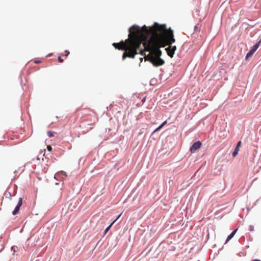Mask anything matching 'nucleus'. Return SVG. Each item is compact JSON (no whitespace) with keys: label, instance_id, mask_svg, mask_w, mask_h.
Returning a JSON list of instances; mask_svg holds the SVG:
<instances>
[{"label":"nucleus","instance_id":"f257e3e1","mask_svg":"<svg viewBox=\"0 0 261 261\" xmlns=\"http://www.w3.org/2000/svg\"><path fill=\"white\" fill-rule=\"evenodd\" d=\"M149 35H151V38L159 42L162 47L170 45L175 41L173 30L170 28L167 29L166 24L160 25L155 22L149 29L146 25L140 28L137 25H133L129 29L127 39L119 43H113L112 45L116 49L125 51L122 55L123 60L127 57L134 59L138 54V49Z\"/></svg>","mask_w":261,"mask_h":261},{"label":"nucleus","instance_id":"f03ea898","mask_svg":"<svg viewBox=\"0 0 261 261\" xmlns=\"http://www.w3.org/2000/svg\"><path fill=\"white\" fill-rule=\"evenodd\" d=\"M144 46V49L143 50L140 48L141 46L138 49V54H140L142 55H144V51H149L148 55H151L153 57L160 58L162 55V51L159 49L160 47H162L160 45V43L154 39L150 37L147 42L143 43Z\"/></svg>","mask_w":261,"mask_h":261},{"label":"nucleus","instance_id":"7ed1b4c3","mask_svg":"<svg viewBox=\"0 0 261 261\" xmlns=\"http://www.w3.org/2000/svg\"><path fill=\"white\" fill-rule=\"evenodd\" d=\"M145 61H150L154 66H160L164 64V61L159 57H153L151 55H148L145 57Z\"/></svg>","mask_w":261,"mask_h":261},{"label":"nucleus","instance_id":"20e7f679","mask_svg":"<svg viewBox=\"0 0 261 261\" xmlns=\"http://www.w3.org/2000/svg\"><path fill=\"white\" fill-rule=\"evenodd\" d=\"M168 55L171 57L172 58L174 55L175 51L176 50V46L175 45L174 46H171V45L166 48L165 49Z\"/></svg>","mask_w":261,"mask_h":261},{"label":"nucleus","instance_id":"39448f33","mask_svg":"<svg viewBox=\"0 0 261 261\" xmlns=\"http://www.w3.org/2000/svg\"><path fill=\"white\" fill-rule=\"evenodd\" d=\"M201 143L200 141H197L193 144L190 148V151L192 153L195 152L197 149H198L201 146Z\"/></svg>","mask_w":261,"mask_h":261},{"label":"nucleus","instance_id":"423d86ee","mask_svg":"<svg viewBox=\"0 0 261 261\" xmlns=\"http://www.w3.org/2000/svg\"><path fill=\"white\" fill-rule=\"evenodd\" d=\"M22 199L21 198H20L19 199V201L18 202V203H17L16 206L15 207L14 210L12 212V214L13 215H15L18 213L20 207L22 205Z\"/></svg>","mask_w":261,"mask_h":261},{"label":"nucleus","instance_id":"0eeeda50","mask_svg":"<svg viewBox=\"0 0 261 261\" xmlns=\"http://www.w3.org/2000/svg\"><path fill=\"white\" fill-rule=\"evenodd\" d=\"M241 146V141H239L237 143V145L236 147V148L234 150V151L232 153V156L233 157H235L238 153V152L239 151V148Z\"/></svg>","mask_w":261,"mask_h":261},{"label":"nucleus","instance_id":"6e6552de","mask_svg":"<svg viewBox=\"0 0 261 261\" xmlns=\"http://www.w3.org/2000/svg\"><path fill=\"white\" fill-rule=\"evenodd\" d=\"M261 42V40L257 43H256V44H255L254 45H253L251 49H250V50L251 51H252L253 53H255V51L257 49V48L259 47V44Z\"/></svg>","mask_w":261,"mask_h":261},{"label":"nucleus","instance_id":"1a4fd4ad","mask_svg":"<svg viewBox=\"0 0 261 261\" xmlns=\"http://www.w3.org/2000/svg\"><path fill=\"white\" fill-rule=\"evenodd\" d=\"M237 231V229H236V230H234V231H233L228 237H227V238L226 239V242L225 243H226L227 242H228L233 236L235 234V233H236Z\"/></svg>","mask_w":261,"mask_h":261},{"label":"nucleus","instance_id":"9d476101","mask_svg":"<svg viewBox=\"0 0 261 261\" xmlns=\"http://www.w3.org/2000/svg\"><path fill=\"white\" fill-rule=\"evenodd\" d=\"M167 123V121H165L161 125H160L158 127H157L153 132H157L161 129Z\"/></svg>","mask_w":261,"mask_h":261},{"label":"nucleus","instance_id":"9b49d317","mask_svg":"<svg viewBox=\"0 0 261 261\" xmlns=\"http://www.w3.org/2000/svg\"><path fill=\"white\" fill-rule=\"evenodd\" d=\"M253 53L250 50L246 55L245 59L246 60H248L249 58L251 57L253 55Z\"/></svg>","mask_w":261,"mask_h":261},{"label":"nucleus","instance_id":"f8f14e48","mask_svg":"<svg viewBox=\"0 0 261 261\" xmlns=\"http://www.w3.org/2000/svg\"><path fill=\"white\" fill-rule=\"evenodd\" d=\"M115 222V221H114L109 226H108L106 229L105 230V233L106 234L109 230L110 229L112 225Z\"/></svg>","mask_w":261,"mask_h":261},{"label":"nucleus","instance_id":"ddd939ff","mask_svg":"<svg viewBox=\"0 0 261 261\" xmlns=\"http://www.w3.org/2000/svg\"><path fill=\"white\" fill-rule=\"evenodd\" d=\"M47 134L49 137H52L54 136V132L52 131H47Z\"/></svg>","mask_w":261,"mask_h":261},{"label":"nucleus","instance_id":"4468645a","mask_svg":"<svg viewBox=\"0 0 261 261\" xmlns=\"http://www.w3.org/2000/svg\"><path fill=\"white\" fill-rule=\"evenodd\" d=\"M253 228H254L253 226H252V225H249V226L248 229H249L250 231H253Z\"/></svg>","mask_w":261,"mask_h":261},{"label":"nucleus","instance_id":"2eb2a0df","mask_svg":"<svg viewBox=\"0 0 261 261\" xmlns=\"http://www.w3.org/2000/svg\"><path fill=\"white\" fill-rule=\"evenodd\" d=\"M69 53H69V51L68 50H65V55H65L66 57H67V56H68V55L69 54Z\"/></svg>","mask_w":261,"mask_h":261},{"label":"nucleus","instance_id":"dca6fc26","mask_svg":"<svg viewBox=\"0 0 261 261\" xmlns=\"http://www.w3.org/2000/svg\"><path fill=\"white\" fill-rule=\"evenodd\" d=\"M58 60L60 63L63 62L64 60L60 57H59Z\"/></svg>","mask_w":261,"mask_h":261},{"label":"nucleus","instance_id":"f3484780","mask_svg":"<svg viewBox=\"0 0 261 261\" xmlns=\"http://www.w3.org/2000/svg\"><path fill=\"white\" fill-rule=\"evenodd\" d=\"M47 149L48 151H50L52 150V148L50 145H48L47 146Z\"/></svg>","mask_w":261,"mask_h":261},{"label":"nucleus","instance_id":"a211bd4d","mask_svg":"<svg viewBox=\"0 0 261 261\" xmlns=\"http://www.w3.org/2000/svg\"><path fill=\"white\" fill-rule=\"evenodd\" d=\"M121 215H122V213H121V214H120V215H119L117 217V218H116L114 221H115V222H116V221H117V220H118V219L120 217V216H121Z\"/></svg>","mask_w":261,"mask_h":261},{"label":"nucleus","instance_id":"6ab92c4d","mask_svg":"<svg viewBox=\"0 0 261 261\" xmlns=\"http://www.w3.org/2000/svg\"><path fill=\"white\" fill-rule=\"evenodd\" d=\"M87 111H88V112H92V113H93V111H92V110H91V109H88V110H87Z\"/></svg>","mask_w":261,"mask_h":261},{"label":"nucleus","instance_id":"aec40b11","mask_svg":"<svg viewBox=\"0 0 261 261\" xmlns=\"http://www.w3.org/2000/svg\"><path fill=\"white\" fill-rule=\"evenodd\" d=\"M252 261H260V260H259V259H254Z\"/></svg>","mask_w":261,"mask_h":261},{"label":"nucleus","instance_id":"412c9836","mask_svg":"<svg viewBox=\"0 0 261 261\" xmlns=\"http://www.w3.org/2000/svg\"><path fill=\"white\" fill-rule=\"evenodd\" d=\"M198 29V27L196 25V26L195 27V30H196V29Z\"/></svg>","mask_w":261,"mask_h":261},{"label":"nucleus","instance_id":"4be33fe9","mask_svg":"<svg viewBox=\"0 0 261 261\" xmlns=\"http://www.w3.org/2000/svg\"><path fill=\"white\" fill-rule=\"evenodd\" d=\"M35 62L36 63H40V61H36Z\"/></svg>","mask_w":261,"mask_h":261}]
</instances>
